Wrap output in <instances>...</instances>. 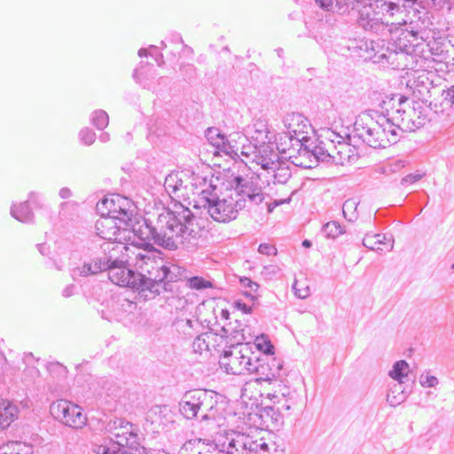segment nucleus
Listing matches in <instances>:
<instances>
[{
	"instance_id": "nucleus-1",
	"label": "nucleus",
	"mask_w": 454,
	"mask_h": 454,
	"mask_svg": "<svg viewBox=\"0 0 454 454\" xmlns=\"http://www.w3.org/2000/svg\"><path fill=\"white\" fill-rule=\"evenodd\" d=\"M134 236L152 247L150 242L168 250H176L180 245L188 244L197 235L195 216L190 208L179 205L176 209L167 210L159 215L155 225L144 219L132 224L129 222Z\"/></svg>"
},
{
	"instance_id": "nucleus-2",
	"label": "nucleus",
	"mask_w": 454,
	"mask_h": 454,
	"mask_svg": "<svg viewBox=\"0 0 454 454\" xmlns=\"http://www.w3.org/2000/svg\"><path fill=\"white\" fill-rule=\"evenodd\" d=\"M124 248L121 253L123 254L122 260H131V263L140 270L136 272L139 276V294L145 298L149 294L155 296L160 293L161 289V271L164 267V260L156 256L152 250L143 248L134 244L127 245L123 243Z\"/></svg>"
},
{
	"instance_id": "nucleus-3",
	"label": "nucleus",
	"mask_w": 454,
	"mask_h": 454,
	"mask_svg": "<svg viewBox=\"0 0 454 454\" xmlns=\"http://www.w3.org/2000/svg\"><path fill=\"white\" fill-rule=\"evenodd\" d=\"M218 395L207 389L186 391L179 402V411L187 419L200 418L201 420H215Z\"/></svg>"
},
{
	"instance_id": "nucleus-4",
	"label": "nucleus",
	"mask_w": 454,
	"mask_h": 454,
	"mask_svg": "<svg viewBox=\"0 0 454 454\" xmlns=\"http://www.w3.org/2000/svg\"><path fill=\"white\" fill-rule=\"evenodd\" d=\"M215 190V186L210 184L208 188L200 191L202 207L216 222L229 223L236 219L239 211L246 207V200L234 197L233 193L220 199Z\"/></svg>"
},
{
	"instance_id": "nucleus-5",
	"label": "nucleus",
	"mask_w": 454,
	"mask_h": 454,
	"mask_svg": "<svg viewBox=\"0 0 454 454\" xmlns=\"http://www.w3.org/2000/svg\"><path fill=\"white\" fill-rule=\"evenodd\" d=\"M121 242H104L98 251L95 252L82 265L75 267L71 271L74 280L87 278L102 272L109 267L111 260H117L118 254L123 249Z\"/></svg>"
},
{
	"instance_id": "nucleus-6",
	"label": "nucleus",
	"mask_w": 454,
	"mask_h": 454,
	"mask_svg": "<svg viewBox=\"0 0 454 454\" xmlns=\"http://www.w3.org/2000/svg\"><path fill=\"white\" fill-rule=\"evenodd\" d=\"M248 347L231 344L227 349H223V354L219 358L220 367L229 374L249 373L254 359Z\"/></svg>"
},
{
	"instance_id": "nucleus-7",
	"label": "nucleus",
	"mask_w": 454,
	"mask_h": 454,
	"mask_svg": "<svg viewBox=\"0 0 454 454\" xmlns=\"http://www.w3.org/2000/svg\"><path fill=\"white\" fill-rule=\"evenodd\" d=\"M390 101L393 102V107L387 110V115L400 129L412 131L422 125L420 117L417 115L407 97L396 95Z\"/></svg>"
},
{
	"instance_id": "nucleus-8",
	"label": "nucleus",
	"mask_w": 454,
	"mask_h": 454,
	"mask_svg": "<svg viewBox=\"0 0 454 454\" xmlns=\"http://www.w3.org/2000/svg\"><path fill=\"white\" fill-rule=\"evenodd\" d=\"M50 411L53 418L67 427L81 429L87 423L82 408L67 400H59L51 404Z\"/></svg>"
},
{
	"instance_id": "nucleus-9",
	"label": "nucleus",
	"mask_w": 454,
	"mask_h": 454,
	"mask_svg": "<svg viewBox=\"0 0 454 454\" xmlns=\"http://www.w3.org/2000/svg\"><path fill=\"white\" fill-rule=\"evenodd\" d=\"M326 152L331 153V163L335 165H345L354 163L358 158L357 149L347 143L343 137L332 131H326Z\"/></svg>"
},
{
	"instance_id": "nucleus-10",
	"label": "nucleus",
	"mask_w": 454,
	"mask_h": 454,
	"mask_svg": "<svg viewBox=\"0 0 454 454\" xmlns=\"http://www.w3.org/2000/svg\"><path fill=\"white\" fill-rule=\"evenodd\" d=\"M130 201L120 195L106 198L97 204V209L102 215L118 220L122 226H129L132 212L129 210Z\"/></svg>"
},
{
	"instance_id": "nucleus-11",
	"label": "nucleus",
	"mask_w": 454,
	"mask_h": 454,
	"mask_svg": "<svg viewBox=\"0 0 454 454\" xmlns=\"http://www.w3.org/2000/svg\"><path fill=\"white\" fill-rule=\"evenodd\" d=\"M122 255V253H119L117 260L110 261L109 267L106 270L108 271V278L117 286L129 287L139 293V276L126 266L127 263H131V260L121 262Z\"/></svg>"
},
{
	"instance_id": "nucleus-12",
	"label": "nucleus",
	"mask_w": 454,
	"mask_h": 454,
	"mask_svg": "<svg viewBox=\"0 0 454 454\" xmlns=\"http://www.w3.org/2000/svg\"><path fill=\"white\" fill-rule=\"evenodd\" d=\"M283 124L286 129V137L291 143V147L301 146L309 143V131L311 129L309 120L301 114L289 113L285 115Z\"/></svg>"
},
{
	"instance_id": "nucleus-13",
	"label": "nucleus",
	"mask_w": 454,
	"mask_h": 454,
	"mask_svg": "<svg viewBox=\"0 0 454 454\" xmlns=\"http://www.w3.org/2000/svg\"><path fill=\"white\" fill-rule=\"evenodd\" d=\"M353 137L372 148H386L387 146V138L385 137L380 121L370 120L368 122H364L362 119L356 121Z\"/></svg>"
},
{
	"instance_id": "nucleus-14",
	"label": "nucleus",
	"mask_w": 454,
	"mask_h": 454,
	"mask_svg": "<svg viewBox=\"0 0 454 454\" xmlns=\"http://www.w3.org/2000/svg\"><path fill=\"white\" fill-rule=\"evenodd\" d=\"M325 141H320L318 145L314 142L302 143L297 149L299 156L295 157L294 163L304 168H311L317 164L319 160L331 162V153L326 152L327 138Z\"/></svg>"
},
{
	"instance_id": "nucleus-15",
	"label": "nucleus",
	"mask_w": 454,
	"mask_h": 454,
	"mask_svg": "<svg viewBox=\"0 0 454 454\" xmlns=\"http://www.w3.org/2000/svg\"><path fill=\"white\" fill-rule=\"evenodd\" d=\"M281 364L271 356L265 359L254 357L249 373H255L256 381H272L279 377Z\"/></svg>"
},
{
	"instance_id": "nucleus-16",
	"label": "nucleus",
	"mask_w": 454,
	"mask_h": 454,
	"mask_svg": "<svg viewBox=\"0 0 454 454\" xmlns=\"http://www.w3.org/2000/svg\"><path fill=\"white\" fill-rule=\"evenodd\" d=\"M267 398L275 406L280 407V412L285 413L286 417L291 414L292 407L297 403L295 392L291 390L289 387L280 383L278 384L276 389L267 394Z\"/></svg>"
},
{
	"instance_id": "nucleus-17",
	"label": "nucleus",
	"mask_w": 454,
	"mask_h": 454,
	"mask_svg": "<svg viewBox=\"0 0 454 454\" xmlns=\"http://www.w3.org/2000/svg\"><path fill=\"white\" fill-rule=\"evenodd\" d=\"M236 191L233 193L234 197L244 198L246 203L248 201L251 204L259 205L264 200V194L262 188L258 186L257 183L252 180H247L241 176L235 178Z\"/></svg>"
},
{
	"instance_id": "nucleus-18",
	"label": "nucleus",
	"mask_w": 454,
	"mask_h": 454,
	"mask_svg": "<svg viewBox=\"0 0 454 454\" xmlns=\"http://www.w3.org/2000/svg\"><path fill=\"white\" fill-rule=\"evenodd\" d=\"M156 76V70L152 65L148 64H141L133 73V77L138 83L145 89L152 90L154 93H158L160 90L158 85H167L168 83V79L163 76H160L155 82L154 80Z\"/></svg>"
},
{
	"instance_id": "nucleus-19",
	"label": "nucleus",
	"mask_w": 454,
	"mask_h": 454,
	"mask_svg": "<svg viewBox=\"0 0 454 454\" xmlns=\"http://www.w3.org/2000/svg\"><path fill=\"white\" fill-rule=\"evenodd\" d=\"M129 227L119 224L118 220L102 215L95 223L97 235L105 239V242H115L120 231H126Z\"/></svg>"
},
{
	"instance_id": "nucleus-20",
	"label": "nucleus",
	"mask_w": 454,
	"mask_h": 454,
	"mask_svg": "<svg viewBox=\"0 0 454 454\" xmlns=\"http://www.w3.org/2000/svg\"><path fill=\"white\" fill-rule=\"evenodd\" d=\"M244 437L243 433L231 432L224 435H220L218 439L219 446L223 454H247L246 447L238 444V440Z\"/></svg>"
},
{
	"instance_id": "nucleus-21",
	"label": "nucleus",
	"mask_w": 454,
	"mask_h": 454,
	"mask_svg": "<svg viewBox=\"0 0 454 454\" xmlns=\"http://www.w3.org/2000/svg\"><path fill=\"white\" fill-rule=\"evenodd\" d=\"M227 339V336L206 332L196 337L192 342V349L195 353L202 354L203 351H210L211 342H215L216 345L221 346L223 343H228Z\"/></svg>"
},
{
	"instance_id": "nucleus-22",
	"label": "nucleus",
	"mask_w": 454,
	"mask_h": 454,
	"mask_svg": "<svg viewBox=\"0 0 454 454\" xmlns=\"http://www.w3.org/2000/svg\"><path fill=\"white\" fill-rule=\"evenodd\" d=\"M358 24L365 30L378 32L383 27L382 18L372 6H364L359 11Z\"/></svg>"
},
{
	"instance_id": "nucleus-23",
	"label": "nucleus",
	"mask_w": 454,
	"mask_h": 454,
	"mask_svg": "<svg viewBox=\"0 0 454 454\" xmlns=\"http://www.w3.org/2000/svg\"><path fill=\"white\" fill-rule=\"evenodd\" d=\"M395 240L387 234L376 233L372 234L371 232H367L363 239V245L370 250H373L378 252L379 254L384 251V248L380 247V245H384L387 247V251L390 252L394 248Z\"/></svg>"
},
{
	"instance_id": "nucleus-24",
	"label": "nucleus",
	"mask_w": 454,
	"mask_h": 454,
	"mask_svg": "<svg viewBox=\"0 0 454 454\" xmlns=\"http://www.w3.org/2000/svg\"><path fill=\"white\" fill-rule=\"evenodd\" d=\"M238 444L246 447L247 454H270V448L268 442L264 438H257L254 435L244 434V437L238 440Z\"/></svg>"
},
{
	"instance_id": "nucleus-25",
	"label": "nucleus",
	"mask_w": 454,
	"mask_h": 454,
	"mask_svg": "<svg viewBox=\"0 0 454 454\" xmlns=\"http://www.w3.org/2000/svg\"><path fill=\"white\" fill-rule=\"evenodd\" d=\"M111 303L113 315L110 317L109 320L114 319L121 321L126 314L132 313L137 308L135 302L122 296H118L115 299H113Z\"/></svg>"
},
{
	"instance_id": "nucleus-26",
	"label": "nucleus",
	"mask_w": 454,
	"mask_h": 454,
	"mask_svg": "<svg viewBox=\"0 0 454 454\" xmlns=\"http://www.w3.org/2000/svg\"><path fill=\"white\" fill-rule=\"evenodd\" d=\"M18 416L19 409L14 403L7 400L0 402V428H7Z\"/></svg>"
},
{
	"instance_id": "nucleus-27",
	"label": "nucleus",
	"mask_w": 454,
	"mask_h": 454,
	"mask_svg": "<svg viewBox=\"0 0 454 454\" xmlns=\"http://www.w3.org/2000/svg\"><path fill=\"white\" fill-rule=\"evenodd\" d=\"M164 187L171 197L176 196L177 198L184 196V191L186 189L179 173L168 174L165 178Z\"/></svg>"
},
{
	"instance_id": "nucleus-28",
	"label": "nucleus",
	"mask_w": 454,
	"mask_h": 454,
	"mask_svg": "<svg viewBox=\"0 0 454 454\" xmlns=\"http://www.w3.org/2000/svg\"><path fill=\"white\" fill-rule=\"evenodd\" d=\"M356 0H316L324 10L344 14L353 8Z\"/></svg>"
},
{
	"instance_id": "nucleus-29",
	"label": "nucleus",
	"mask_w": 454,
	"mask_h": 454,
	"mask_svg": "<svg viewBox=\"0 0 454 454\" xmlns=\"http://www.w3.org/2000/svg\"><path fill=\"white\" fill-rule=\"evenodd\" d=\"M184 273V270L180 266L164 262V267L161 271V288L166 290V283L177 281Z\"/></svg>"
},
{
	"instance_id": "nucleus-30",
	"label": "nucleus",
	"mask_w": 454,
	"mask_h": 454,
	"mask_svg": "<svg viewBox=\"0 0 454 454\" xmlns=\"http://www.w3.org/2000/svg\"><path fill=\"white\" fill-rule=\"evenodd\" d=\"M407 398V393L403 386V382L393 383L388 390L387 395V402L390 406L395 407L403 403Z\"/></svg>"
},
{
	"instance_id": "nucleus-31",
	"label": "nucleus",
	"mask_w": 454,
	"mask_h": 454,
	"mask_svg": "<svg viewBox=\"0 0 454 454\" xmlns=\"http://www.w3.org/2000/svg\"><path fill=\"white\" fill-rule=\"evenodd\" d=\"M11 215L13 218L24 223H30L34 220V213L27 201L21 202L19 205L13 204L11 207Z\"/></svg>"
},
{
	"instance_id": "nucleus-32",
	"label": "nucleus",
	"mask_w": 454,
	"mask_h": 454,
	"mask_svg": "<svg viewBox=\"0 0 454 454\" xmlns=\"http://www.w3.org/2000/svg\"><path fill=\"white\" fill-rule=\"evenodd\" d=\"M236 137H238V139H241L242 141H247V138L240 133H232L224 138V144H221L218 147V150L226 155H229L232 159L239 157V146L231 145V143L236 142Z\"/></svg>"
},
{
	"instance_id": "nucleus-33",
	"label": "nucleus",
	"mask_w": 454,
	"mask_h": 454,
	"mask_svg": "<svg viewBox=\"0 0 454 454\" xmlns=\"http://www.w3.org/2000/svg\"><path fill=\"white\" fill-rule=\"evenodd\" d=\"M259 149L261 153L254 154V157L252 158V162H255L257 165H260L262 168L269 172L272 171L275 162L271 158V151L269 150V146H263Z\"/></svg>"
},
{
	"instance_id": "nucleus-34",
	"label": "nucleus",
	"mask_w": 454,
	"mask_h": 454,
	"mask_svg": "<svg viewBox=\"0 0 454 454\" xmlns=\"http://www.w3.org/2000/svg\"><path fill=\"white\" fill-rule=\"evenodd\" d=\"M409 371V364L404 360H399L393 364L388 375L397 382H403V379L408 376Z\"/></svg>"
},
{
	"instance_id": "nucleus-35",
	"label": "nucleus",
	"mask_w": 454,
	"mask_h": 454,
	"mask_svg": "<svg viewBox=\"0 0 454 454\" xmlns=\"http://www.w3.org/2000/svg\"><path fill=\"white\" fill-rule=\"evenodd\" d=\"M272 171L274 183L285 184L292 176L289 166L285 163H275Z\"/></svg>"
},
{
	"instance_id": "nucleus-36",
	"label": "nucleus",
	"mask_w": 454,
	"mask_h": 454,
	"mask_svg": "<svg viewBox=\"0 0 454 454\" xmlns=\"http://www.w3.org/2000/svg\"><path fill=\"white\" fill-rule=\"evenodd\" d=\"M380 125L382 126L385 137L387 138V145L396 143V129L399 128L391 121L390 116H387V118L383 117L381 121H380Z\"/></svg>"
},
{
	"instance_id": "nucleus-37",
	"label": "nucleus",
	"mask_w": 454,
	"mask_h": 454,
	"mask_svg": "<svg viewBox=\"0 0 454 454\" xmlns=\"http://www.w3.org/2000/svg\"><path fill=\"white\" fill-rule=\"evenodd\" d=\"M405 167V161L401 159H394L386 162L378 168V171L383 175H391L401 171Z\"/></svg>"
},
{
	"instance_id": "nucleus-38",
	"label": "nucleus",
	"mask_w": 454,
	"mask_h": 454,
	"mask_svg": "<svg viewBox=\"0 0 454 454\" xmlns=\"http://www.w3.org/2000/svg\"><path fill=\"white\" fill-rule=\"evenodd\" d=\"M322 231L327 238L336 239L345 232V229L338 221H330L323 226Z\"/></svg>"
},
{
	"instance_id": "nucleus-39",
	"label": "nucleus",
	"mask_w": 454,
	"mask_h": 454,
	"mask_svg": "<svg viewBox=\"0 0 454 454\" xmlns=\"http://www.w3.org/2000/svg\"><path fill=\"white\" fill-rule=\"evenodd\" d=\"M357 206L358 202L354 199H348L343 203L342 214L348 221L354 222L357 219Z\"/></svg>"
},
{
	"instance_id": "nucleus-40",
	"label": "nucleus",
	"mask_w": 454,
	"mask_h": 454,
	"mask_svg": "<svg viewBox=\"0 0 454 454\" xmlns=\"http://www.w3.org/2000/svg\"><path fill=\"white\" fill-rule=\"evenodd\" d=\"M267 415L271 413L272 429H279L284 425L285 413L280 412V407H268L265 409Z\"/></svg>"
},
{
	"instance_id": "nucleus-41",
	"label": "nucleus",
	"mask_w": 454,
	"mask_h": 454,
	"mask_svg": "<svg viewBox=\"0 0 454 454\" xmlns=\"http://www.w3.org/2000/svg\"><path fill=\"white\" fill-rule=\"evenodd\" d=\"M91 123L98 129H104L109 122V117L106 112L104 110H96L92 113L91 117Z\"/></svg>"
},
{
	"instance_id": "nucleus-42",
	"label": "nucleus",
	"mask_w": 454,
	"mask_h": 454,
	"mask_svg": "<svg viewBox=\"0 0 454 454\" xmlns=\"http://www.w3.org/2000/svg\"><path fill=\"white\" fill-rule=\"evenodd\" d=\"M206 137L208 142L217 149L221 144H224V138L226 137V136L222 134L216 128H208Z\"/></svg>"
},
{
	"instance_id": "nucleus-43",
	"label": "nucleus",
	"mask_w": 454,
	"mask_h": 454,
	"mask_svg": "<svg viewBox=\"0 0 454 454\" xmlns=\"http://www.w3.org/2000/svg\"><path fill=\"white\" fill-rule=\"evenodd\" d=\"M239 283L244 288L248 289L245 291V295L254 300L255 298L254 294L257 292L259 285L247 277L240 278Z\"/></svg>"
},
{
	"instance_id": "nucleus-44",
	"label": "nucleus",
	"mask_w": 454,
	"mask_h": 454,
	"mask_svg": "<svg viewBox=\"0 0 454 454\" xmlns=\"http://www.w3.org/2000/svg\"><path fill=\"white\" fill-rule=\"evenodd\" d=\"M176 324L177 328L182 330L184 332V333L186 335H192V331L196 326H199L198 319H190V318L178 319Z\"/></svg>"
},
{
	"instance_id": "nucleus-45",
	"label": "nucleus",
	"mask_w": 454,
	"mask_h": 454,
	"mask_svg": "<svg viewBox=\"0 0 454 454\" xmlns=\"http://www.w3.org/2000/svg\"><path fill=\"white\" fill-rule=\"evenodd\" d=\"M255 345L257 348L262 351L265 355L269 356L273 354L274 347L265 335L257 337L255 339Z\"/></svg>"
},
{
	"instance_id": "nucleus-46",
	"label": "nucleus",
	"mask_w": 454,
	"mask_h": 454,
	"mask_svg": "<svg viewBox=\"0 0 454 454\" xmlns=\"http://www.w3.org/2000/svg\"><path fill=\"white\" fill-rule=\"evenodd\" d=\"M189 286L192 289L202 290L212 287V283L201 277H192L188 280Z\"/></svg>"
},
{
	"instance_id": "nucleus-47",
	"label": "nucleus",
	"mask_w": 454,
	"mask_h": 454,
	"mask_svg": "<svg viewBox=\"0 0 454 454\" xmlns=\"http://www.w3.org/2000/svg\"><path fill=\"white\" fill-rule=\"evenodd\" d=\"M438 379L435 376L431 375L429 371L423 372L419 376V384L423 387H434L438 385Z\"/></svg>"
},
{
	"instance_id": "nucleus-48",
	"label": "nucleus",
	"mask_w": 454,
	"mask_h": 454,
	"mask_svg": "<svg viewBox=\"0 0 454 454\" xmlns=\"http://www.w3.org/2000/svg\"><path fill=\"white\" fill-rule=\"evenodd\" d=\"M239 156H244L247 160L252 161V158L254 157L255 153H260L261 150L255 147L254 145L248 144H242V147H239Z\"/></svg>"
},
{
	"instance_id": "nucleus-49",
	"label": "nucleus",
	"mask_w": 454,
	"mask_h": 454,
	"mask_svg": "<svg viewBox=\"0 0 454 454\" xmlns=\"http://www.w3.org/2000/svg\"><path fill=\"white\" fill-rule=\"evenodd\" d=\"M79 137L85 145H91L95 142L96 134L92 129L84 128L80 131Z\"/></svg>"
},
{
	"instance_id": "nucleus-50",
	"label": "nucleus",
	"mask_w": 454,
	"mask_h": 454,
	"mask_svg": "<svg viewBox=\"0 0 454 454\" xmlns=\"http://www.w3.org/2000/svg\"><path fill=\"white\" fill-rule=\"evenodd\" d=\"M293 289L295 295L301 299L307 298L310 294L309 287L305 284L301 285L298 280H294Z\"/></svg>"
},
{
	"instance_id": "nucleus-51",
	"label": "nucleus",
	"mask_w": 454,
	"mask_h": 454,
	"mask_svg": "<svg viewBox=\"0 0 454 454\" xmlns=\"http://www.w3.org/2000/svg\"><path fill=\"white\" fill-rule=\"evenodd\" d=\"M15 454H33V447L21 442H12Z\"/></svg>"
},
{
	"instance_id": "nucleus-52",
	"label": "nucleus",
	"mask_w": 454,
	"mask_h": 454,
	"mask_svg": "<svg viewBox=\"0 0 454 454\" xmlns=\"http://www.w3.org/2000/svg\"><path fill=\"white\" fill-rule=\"evenodd\" d=\"M199 454H223L219 443L207 444L203 450L199 451Z\"/></svg>"
},
{
	"instance_id": "nucleus-53",
	"label": "nucleus",
	"mask_w": 454,
	"mask_h": 454,
	"mask_svg": "<svg viewBox=\"0 0 454 454\" xmlns=\"http://www.w3.org/2000/svg\"><path fill=\"white\" fill-rule=\"evenodd\" d=\"M381 9L383 11H386L390 15H394L395 12H396L400 10V5L398 3L389 1V2H385L382 4Z\"/></svg>"
},
{
	"instance_id": "nucleus-54",
	"label": "nucleus",
	"mask_w": 454,
	"mask_h": 454,
	"mask_svg": "<svg viewBox=\"0 0 454 454\" xmlns=\"http://www.w3.org/2000/svg\"><path fill=\"white\" fill-rule=\"evenodd\" d=\"M258 252L262 254L270 255V254H277V248L270 244L263 243L261 244L258 247Z\"/></svg>"
},
{
	"instance_id": "nucleus-55",
	"label": "nucleus",
	"mask_w": 454,
	"mask_h": 454,
	"mask_svg": "<svg viewBox=\"0 0 454 454\" xmlns=\"http://www.w3.org/2000/svg\"><path fill=\"white\" fill-rule=\"evenodd\" d=\"M424 175L425 174H419V173L409 174L402 179V184H413V183L420 180L424 176Z\"/></svg>"
},
{
	"instance_id": "nucleus-56",
	"label": "nucleus",
	"mask_w": 454,
	"mask_h": 454,
	"mask_svg": "<svg viewBox=\"0 0 454 454\" xmlns=\"http://www.w3.org/2000/svg\"><path fill=\"white\" fill-rule=\"evenodd\" d=\"M12 442H8L0 446V454H15Z\"/></svg>"
},
{
	"instance_id": "nucleus-57",
	"label": "nucleus",
	"mask_w": 454,
	"mask_h": 454,
	"mask_svg": "<svg viewBox=\"0 0 454 454\" xmlns=\"http://www.w3.org/2000/svg\"><path fill=\"white\" fill-rule=\"evenodd\" d=\"M223 331L225 333H231V334L233 335V338L237 339V341H238V344L241 341V340H244L245 338H244V333H243V329L241 331H239V330H234L233 332H231L229 329H226L225 327H223Z\"/></svg>"
},
{
	"instance_id": "nucleus-58",
	"label": "nucleus",
	"mask_w": 454,
	"mask_h": 454,
	"mask_svg": "<svg viewBox=\"0 0 454 454\" xmlns=\"http://www.w3.org/2000/svg\"><path fill=\"white\" fill-rule=\"evenodd\" d=\"M76 292V286L73 284H70L68 286H67L63 290H62V295L65 297V298H69L71 296H73Z\"/></svg>"
},
{
	"instance_id": "nucleus-59",
	"label": "nucleus",
	"mask_w": 454,
	"mask_h": 454,
	"mask_svg": "<svg viewBox=\"0 0 454 454\" xmlns=\"http://www.w3.org/2000/svg\"><path fill=\"white\" fill-rule=\"evenodd\" d=\"M235 307L245 314H249L252 311L251 307L241 301H237L235 302Z\"/></svg>"
},
{
	"instance_id": "nucleus-60",
	"label": "nucleus",
	"mask_w": 454,
	"mask_h": 454,
	"mask_svg": "<svg viewBox=\"0 0 454 454\" xmlns=\"http://www.w3.org/2000/svg\"><path fill=\"white\" fill-rule=\"evenodd\" d=\"M291 201V198H287L286 200H274L272 203L268 204V211L272 212L274 208L283 203H289Z\"/></svg>"
},
{
	"instance_id": "nucleus-61",
	"label": "nucleus",
	"mask_w": 454,
	"mask_h": 454,
	"mask_svg": "<svg viewBox=\"0 0 454 454\" xmlns=\"http://www.w3.org/2000/svg\"><path fill=\"white\" fill-rule=\"evenodd\" d=\"M59 195L61 199H68L72 196V192L67 187H63L59 190Z\"/></svg>"
},
{
	"instance_id": "nucleus-62",
	"label": "nucleus",
	"mask_w": 454,
	"mask_h": 454,
	"mask_svg": "<svg viewBox=\"0 0 454 454\" xmlns=\"http://www.w3.org/2000/svg\"><path fill=\"white\" fill-rule=\"evenodd\" d=\"M23 361L27 365L33 364L34 356L32 353H27L24 355Z\"/></svg>"
},
{
	"instance_id": "nucleus-63",
	"label": "nucleus",
	"mask_w": 454,
	"mask_h": 454,
	"mask_svg": "<svg viewBox=\"0 0 454 454\" xmlns=\"http://www.w3.org/2000/svg\"><path fill=\"white\" fill-rule=\"evenodd\" d=\"M37 249L43 255H46L49 253V247L45 244H38Z\"/></svg>"
},
{
	"instance_id": "nucleus-64",
	"label": "nucleus",
	"mask_w": 454,
	"mask_h": 454,
	"mask_svg": "<svg viewBox=\"0 0 454 454\" xmlns=\"http://www.w3.org/2000/svg\"><path fill=\"white\" fill-rule=\"evenodd\" d=\"M447 98L450 99L451 104H454V85L447 90Z\"/></svg>"
}]
</instances>
